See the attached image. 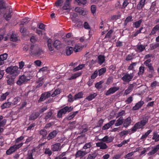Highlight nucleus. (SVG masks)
<instances>
[{
	"label": "nucleus",
	"instance_id": "obj_30",
	"mask_svg": "<svg viewBox=\"0 0 159 159\" xmlns=\"http://www.w3.org/2000/svg\"><path fill=\"white\" fill-rule=\"evenodd\" d=\"M159 150V144L157 145L149 153L150 155H153L156 153Z\"/></svg>",
	"mask_w": 159,
	"mask_h": 159
},
{
	"label": "nucleus",
	"instance_id": "obj_34",
	"mask_svg": "<svg viewBox=\"0 0 159 159\" xmlns=\"http://www.w3.org/2000/svg\"><path fill=\"white\" fill-rule=\"evenodd\" d=\"M83 93L82 92H79L78 93L76 94L74 97V100H76L78 99H80L83 98Z\"/></svg>",
	"mask_w": 159,
	"mask_h": 159
},
{
	"label": "nucleus",
	"instance_id": "obj_40",
	"mask_svg": "<svg viewBox=\"0 0 159 159\" xmlns=\"http://www.w3.org/2000/svg\"><path fill=\"white\" fill-rule=\"evenodd\" d=\"M6 3L3 0H0V10L6 9Z\"/></svg>",
	"mask_w": 159,
	"mask_h": 159
},
{
	"label": "nucleus",
	"instance_id": "obj_43",
	"mask_svg": "<svg viewBox=\"0 0 159 159\" xmlns=\"http://www.w3.org/2000/svg\"><path fill=\"white\" fill-rule=\"evenodd\" d=\"M24 75L28 81L31 79L33 76L32 74L30 73L29 72L25 73Z\"/></svg>",
	"mask_w": 159,
	"mask_h": 159
},
{
	"label": "nucleus",
	"instance_id": "obj_54",
	"mask_svg": "<svg viewBox=\"0 0 159 159\" xmlns=\"http://www.w3.org/2000/svg\"><path fill=\"white\" fill-rule=\"evenodd\" d=\"M81 49V48L80 46L78 44H76L73 49L74 51L75 52H79Z\"/></svg>",
	"mask_w": 159,
	"mask_h": 159
},
{
	"label": "nucleus",
	"instance_id": "obj_4",
	"mask_svg": "<svg viewBox=\"0 0 159 159\" xmlns=\"http://www.w3.org/2000/svg\"><path fill=\"white\" fill-rule=\"evenodd\" d=\"M73 109V107L72 106L69 107L68 106H66L60 110L58 112L57 117L58 118L62 117L63 115L66 114L67 112H69L71 111Z\"/></svg>",
	"mask_w": 159,
	"mask_h": 159
},
{
	"label": "nucleus",
	"instance_id": "obj_2",
	"mask_svg": "<svg viewBox=\"0 0 159 159\" xmlns=\"http://www.w3.org/2000/svg\"><path fill=\"white\" fill-rule=\"evenodd\" d=\"M18 68L17 66H11L8 67L5 70L7 74H9L11 77H16L18 75L19 73L18 70Z\"/></svg>",
	"mask_w": 159,
	"mask_h": 159
},
{
	"label": "nucleus",
	"instance_id": "obj_47",
	"mask_svg": "<svg viewBox=\"0 0 159 159\" xmlns=\"http://www.w3.org/2000/svg\"><path fill=\"white\" fill-rule=\"evenodd\" d=\"M145 70V67L144 66H141L139 68V71L138 72V74L139 75H142L144 73Z\"/></svg>",
	"mask_w": 159,
	"mask_h": 159
},
{
	"label": "nucleus",
	"instance_id": "obj_33",
	"mask_svg": "<svg viewBox=\"0 0 159 159\" xmlns=\"http://www.w3.org/2000/svg\"><path fill=\"white\" fill-rule=\"evenodd\" d=\"M78 113V111H74V112H71L68 115L67 117V119L69 120H70L73 118L76 115V114Z\"/></svg>",
	"mask_w": 159,
	"mask_h": 159
},
{
	"label": "nucleus",
	"instance_id": "obj_49",
	"mask_svg": "<svg viewBox=\"0 0 159 159\" xmlns=\"http://www.w3.org/2000/svg\"><path fill=\"white\" fill-rule=\"evenodd\" d=\"M97 96V95L95 93H93V94H90L89 96L87 97L86 98V99L88 100L89 101H91L94 99L96 96Z\"/></svg>",
	"mask_w": 159,
	"mask_h": 159
},
{
	"label": "nucleus",
	"instance_id": "obj_44",
	"mask_svg": "<svg viewBox=\"0 0 159 159\" xmlns=\"http://www.w3.org/2000/svg\"><path fill=\"white\" fill-rule=\"evenodd\" d=\"M142 19L139 20L138 21L135 22L133 25H134V27L136 28H138L139 27L140 25L142 23Z\"/></svg>",
	"mask_w": 159,
	"mask_h": 159
},
{
	"label": "nucleus",
	"instance_id": "obj_1",
	"mask_svg": "<svg viewBox=\"0 0 159 159\" xmlns=\"http://www.w3.org/2000/svg\"><path fill=\"white\" fill-rule=\"evenodd\" d=\"M148 116H146L140 121L136 123L131 129L132 132H135L138 129H143L144 126L148 123Z\"/></svg>",
	"mask_w": 159,
	"mask_h": 159
},
{
	"label": "nucleus",
	"instance_id": "obj_28",
	"mask_svg": "<svg viewBox=\"0 0 159 159\" xmlns=\"http://www.w3.org/2000/svg\"><path fill=\"white\" fill-rule=\"evenodd\" d=\"M12 106V102H6L3 103L1 106V108L4 109L5 108H8L11 106Z\"/></svg>",
	"mask_w": 159,
	"mask_h": 159
},
{
	"label": "nucleus",
	"instance_id": "obj_31",
	"mask_svg": "<svg viewBox=\"0 0 159 159\" xmlns=\"http://www.w3.org/2000/svg\"><path fill=\"white\" fill-rule=\"evenodd\" d=\"M107 71V69L105 67L101 68L98 71V75L99 76L103 75Z\"/></svg>",
	"mask_w": 159,
	"mask_h": 159
},
{
	"label": "nucleus",
	"instance_id": "obj_20",
	"mask_svg": "<svg viewBox=\"0 0 159 159\" xmlns=\"http://www.w3.org/2000/svg\"><path fill=\"white\" fill-rule=\"evenodd\" d=\"M40 114L38 112H35L32 113L29 117V120H34L39 116Z\"/></svg>",
	"mask_w": 159,
	"mask_h": 159
},
{
	"label": "nucleus",
	"instance_id": "obj_48",
	"mask_svg": "<svg viewBox=\"0 0 159 159\" xmlns=\"http://www.w3.org/2000/svg\"><path fill=\"white\" fill-rule=\"evenodd\" d=\"M20 98L19 97H16L14 98L12 102V105H14L16 104L17 103L20 101Z\"/></svg>",
	"mask_w": 159,
	"mask_h": 159
},
{
	"label": "nucleus",
	"instance_id": "obj_55",
	"mask_svg": "<svg viewBox=\"0 0 159 159\" xmlns=\"http://www.w3.org/2000/svg\"><path fill=\"white\" fill-rule=\"evenodd\" d=\"M52 114V112L51 111H49L48 112L45 116L44 119L47 120L49 119Z\"/></svg>",
	"mask_w": 159,
	"mask_h": 159
},
{
	"label": "nucleus",
	"instance_id": "obj_53",
	"mask_svg": "<svg viewBox=\"0 0 159 159\" xmlns=\"http://www.w3.org/2000/svg\"><path fill=\"white\" fill-rule=\"evenodd\" d=\"M61 44V41L58 40H55L53 44V45L55 48H56L58 46Z\"/></svg>",
	"mask_w": 159,
	"mask_h": 159
},
{
	"label": "nucleus",
	"instance_id": "obj_52",
	"mask_svg": "<svg viewBox=\"0 0 159 159\" xmlns=\"http://www.w3.org/2000/svg\"><path fill=\"white\" fill-rule=\"evenodd\" d=\"M158 47H159V43H156L155 44H152L150 45L151 49L152 50Z\"/></svg>",
	"mask_w": 159,
	"mask_h": 159
},
{
	"label": "nucleus",
	"instance_id": "obj_9",
	"mask_svg": "<svg viewBox=\"0 0 159 159\" xmlns=\"http://www.w3.org/2000/svg\"><path fill=\"white\" fill-rule=\"evenodd\" d=\"M120 89L119 87L116 86L110 88L105 93L106 96H108L111 94H113Z\"/></svg>",
	"mask_w": 159,
	"mask_h": 159
},
{
	"label": "nucleus",
	"instance_id": "obj_61",
	"mask_svg": "<svg viewBox=\"0 0 159 159\" xmlns=\"http://www.w3.org/2000/svg\"><path fill=\"white\" fill-rule=\"evenodd\" d=\"M137 64V62H133L128 67V70H132L134 68V67Z\"/></svg>",
	"mask_w": 159,
	"mask_h": 159
},
{
	"label": "nucleus",
	"instance_id": "obj_36",
	"mask_svg": "<svg viewBox=\"0 0 159 159\" xmlns=\"http://www.w3.org/2000/svg\"><path fill=\"white\" fill-rule=\"evenodd\" d=\"M10 94V92H7L4 93H3L0 97V100L3 101L6 99L7 96L9 95Z\"/></svg>",
	"mask_w": 159,
	"mask_h": 159
},
{
	"label": "nucleus",
	"instance_id": "obj_21",
	"mask_svg": "<svg viewBox=\"0 0 159 159\" xmlns=\"http://www.w3.org/2000/svg\"><path fill=\"white\" fill-rule=\"evenodd\" d=\"M124 119L123 117H120L116 121L115 124V126H118L121 125L123 123Z\"/></svg>",
	"mask_w": 159,
	"mask_h": 159
},
{
	"label": "nucleus",
	"instance_id": "obj_32",
	"mask_svg": "<svg viewBox=\"0 0 159 159\" xmlns=\"http://www.w3.org/2000/svg\"><path fill=\"white\" fill-rule=\"evenodd\" d=\"M81 74L82 73L81 72H77L73 74L70 78H69V80H71L75 79L80 76Z\"/></svg>",
	"mask_w": 159,
	"mask_h": 159
},
{
	"label": "nucleus",
	"instance_id": "obj_50",
	"mask_svg": "<svg viewBox=\"0 0 159 159\" xmlns=\"http://www.w3.org/2000/svg\"><path fill=\"white\" fill-rule=\"evenodd\" d=\"M10 40L13 42H16L17 40V38L16 34H12L11 36Z\"/></svg>",
	"mask_w": 159,
	"mask_h": 159
},
{
	"label": "nucleus",
	"instance_id": "obj_13",
	"mask_svg": "<svg viewBox=\"0 0 159 159\" xmlns=\"http://www.w3.org/2000/svg\"><path fill=\"white\" fill-rule=\"evenodd\" d=\"M144 102L143 101H140L136 103L135 106L132 107V110L133 111H135L139 110L141 108L144 104Z\"/></svg>",
	"mask_w": 159,
	"mask_h": 159
},
{
	"label": "nucleus",
	"instance_id": "obj_39",
	"mask_svg": "<svg viewBox=\"0 0 159 159\" xmlns=\"http://www.w3.org/2000/svg\"><path fill=\"white\" fill-rule=\"evenodd\" d=\"M97 156L96 152H93L89 154L88 155L87 159H95Z\"/></svg>",
	"mask_w": 159,
	"mask_h": 159
},
{
	"label": "nucleus",
	"instance_id": "obj_59",
	"mask_svg": "<svg viewBox=\"0 0 159 159\" xmlns=\"http://www.w3.org/2000/svg\"><path fill=\"white\" fill-rule=\"evenodd\" d=\"M76 1L78 2L79 5H84L86 2V0H75Z\"/></svg>",
	"mask_w": 159,
	"mask_h": 159
},
{
	"label": "nucleus",
	"instance_id": "obj_60",
	"mask_svg": "<svg viewBox=\"0 0 159 159\" xmlns=\"http://www.w3.org/2000/svg\"><path fill=\"white\" fill-rule=\"evenodd\" d=\"M44 153L48 154L49 156H50L52 154V152L49 148H46L45 149Z\"/></svg>",
	"mask_w": 159,
	"mask_h": 159
},
{
	"label": "nucleus",
	"instance_id": "obj_63",
	"mask_svg": "<svg viewBox=\"0 0 159 159\" xmlns=\"http://www.w3.org/2000/svg\"><path fill=\"white\" fill-rule=\"evenodd\" d=\"M133 100V98L132 97L130 96L128 97L125 100V102L127 104L130 103Z\"/></svg>",
	"mask_w": 159,
	"mask_h": 159
},
{
	"label": "nucleus",
	"instance_id": "obj_62",
	"mask_svg": "<svg viewBox=\"0 0 159 159\" xmlns=\"http://www.w3.org/2000/svg\"><path fill=\"white\" fill-rule=\"evenodd\" d=\"M29 19H25L23 20L21 22V23L20 24V25H24L25 24L28 23L29 22V20H28Z\"/></svg>",
	"mask_w": 159,
	"mask_h": 159
},
{
	"label": "nucleus",
	"instance_id": "obj_27",
	"mask_svg": "<svg viewBox=\"0 0 159 159\" xmlns=\"http://www.w3.org/2000/svg\"><path fill=\"white\" fill-rule=\"evenodd\" d=\"M65 0H57L54 4L56 7H62L64 2Z\"/></svg>",
	"mask_w": 159,
	"mask_h": 159
},
{
	"label": "nucleus",
	"instance_id": "obj_16",
	"mask_svg": "<svg viewBox=\"0 0 159 159\" xmlns=\"http://www.w3.org/2000/svg\"><path fill=\"white\" fill-rule=\"evenodd\" d=\"M57 132L56 130H53L50 132L47 137V139L48 140H50L54 138L57 135Z\"/></svg>",
	"mask_w": 159,
	"mask_h": 159
},
{
	"label": "nucleus",
	"instance_id": "obj_23",
	"mask_svg": "<svg viewBox=\"0 0 159 159\" xmlns=\"http://www.w3.org/2000/svg\"><path fill=\"white\" fill-rule=\"evenodd\" d=\"M145 2L144 0H140L137 6V9L139 10L142 9L145 5Z\"/></svg>",
	"mask_w": 159,
	"mask_h": 159
},
{
	"label": "nucleus",
	"instance_id": "obj_14",
	"mask_svg": "<svg viewBox=\"0 0 159 159\" xmlns=\"http://www.w3.org/2000/svg\"><path fill=\"white\" fill-rule=\"evenodd\" d=\"M131 123V117H129L125 120H124L123 126L125 128H127L129 126Z\"/></svg>",
	"mask_w": 159,
	"mask_h": 159
},
{
	"label": "nucleus",
	"instance_id": "obj_46",
	"mask_svg": "<svg viewBox=\"0 0 159 159\" xmlns=\"http://www.w3.org/2000/svg\"><path fill=\"white\" fill-rule=\"evenodd\" d=\"M92 145L93 143L91 142L86 143L83 147V149H87L90 148Z\"/></svg>",
	"mask_w": 159,
	"mask_h": 159
},
{
	"label": "nucleus",
	"instance_id": "obj_25",
	"mask_svg": "<svg viewBox=\"0 0 159 159\" xmlns=\"http://www.w3.org/2000/svg\"><path fill=\"white\" fill-rule=\"evenodd\" d=\"M39 134L42 136V139H46L47 134V131L44 129H41L39 131Z\"/></svg>",
	"mask_w": 159,
	"mask_h": 159
},
{
	"label": "nucleus",
	"instance_id": "obj_38",
	"mask_svg": "<svg viewBox=\"0 0 159 159\" xmlns=\"http://www.w3.org/2000/svg\"><path fill=\"white\" fill-rule=\"evenodd\" d=\"M52 40L50 39H48L47 41L48 47L49 50L51 51L53 50V48L52 45Z\"/></svg>",
	"mask_w": 159,
	"mask_h": 159
},
{
	"label": "nucleus",
	"instance_id": "obj_17",
	"mask_svg": "<svg viewBox=\"0 0 159 159\" xmlns=\"http://www.w3.org/2000/svg\"><path fill=\"white\" fill-rule=\"evenodd\" d=\"M7 56L8 54L6 53L0 55V66L4 64V61L7 59Z\"/></svg>",
	"mask_w": 159,
	"mask_h": 159
},
{
	"label": "nucleus",
	"instance_id": "obj_8",
	"mask_svg": "<svg viewBox=\"0 0 159 159\" xmlns=\"http://www.w3.org/2000/svg\"><path fill=\"white\" fill-rule=\"evenodd\" d=\"M134 76L133 73L129 74L128 73L125 74L122 77L121 79L124 82H129L131 81Z\"/></svg>",
	"mask_w": 159,
	"mask_h": 159
},
{
	"label": "nucleus",
	"instance_id": "obj_56",
	"mask_svg": "<svg viewBox=\"0 0 159 159\" xmlns=\"http://www.w3.org/2000/svg\"><path fill=\"white\" fill-rule=\"evenodd\" d=\"M104 83V81L102 80L97 83L95 84V87L98 89H100L101 88V85Z\"/></svg>",
	"mask_w": 159,
	"mask_h": 159
},
{
	"label": "nucleus",
	"instance_id": "obj_35",
	"mask_svg": "<svg viewBox=\"0 0 159 159\" xmlns=\"http://www.w3.org/2000/svg\"><path fill=\"white\" fill-rule=\"evenodd\" d=\"M137 51L139 52H141L143 51L145 48L144 45L142 44L138 45L137 46Z\"/></svg>",
	"mask_w": 159,
	"mask_h": 159
},
{
	"label": "nucleus",
	"instance_id": "obj_5",
	"mask_svg": "<svg viewBox=\"0 0 159 159\" xmlns=\"http://www.w3.org/2000/svg\"><path fill=\"white\" fill-rule=\"evenodd\" d=\"M23 144V143H22L18 144H15L10 147L6 151V154L7 155L11 154L21 148Z\"/></svg>",
	"mask_w": 159,
	"mask_h": 159
},
{
	"label": "nucleus",
	"instance_id": "obj_51",
	"mask_svg": "<svg viewBox=\"0 0 159 159\" xmlns=\"http://www.w3.org/2000/svg\"><path fill=\"white\" fill-rule=\"evenodd\" d=\"M14 83V79L12 78H10L7 80V84L11 85Z\"/></svg>",
	"mask_w": 159,
	"mask_h": 159
},
{
	"label": "nucleus",
	"instance_id": "obj_7",
	"mask_svg": "<svg viewBox=\"0 0 159 159\" xmlns=\"http://www.w3.org/2000/svg\"><path fill=\"white\" fill-rule=\"evenodd\" d=\"M12 12V9L11 8L9 7L7 9L6 12L4 13L3 16L6 20H8L11 19Z\"/></svg>",
	"mask_w": 159,
	"mask_h": 159
},
{
	"label": "nucleus",
	"instance_id": "obj_26",
	"mask_svg": "<svg viewBox=\"0 0 159 159\" xmlns=\"http://www.w3.org/2000/svg\"><path fill=\"white\" fill-rule=\"evenodd\" d=\"M73 48L72 47H68L66 48V54L67 56L70 55L73 52Z\"/></svg>",
	"mask_w": 159,
	"mask_h": 159
},
{
	"label": "nucleus",
	"instance_id": "obj_11",
	"mask_svg": "<svg viewBox=\"0 0 159 159\" xmlns=\"http://www.w3.org/2000/svg\"><path fill=\"white\" fill-rule=\"evenodd\" d=\"M70 0H66L63 3V5L61 7V9L63 10H69L70 8Z\"/></svg>",
	"mask_w": 159,
	"mask_h": 159
},
{
	"label": "nucleus",
	"instance_id": "obj_58",
	"mask_svg": "<svg viewBox=\"0 0 159 159\" xmlns=\"http://www.w3.org/2000/svg\"><path fill=\"white\" fill-rule=\"evenodd\" d=\"M146 66L148 67L149 69V72L151 73H152L154 72V70L152 64L149 65H148Z\"/></svg>",
	"mask_w": 159,
	"mask_h": 159
},
{
	"label": "nucleus",
	"instance_id": "obj_29",
	"mask_svg": "<svg viewBox=\"0 0 159 159\" xmlns=\"http://www.w3.org/2000/svg\"><path fill=\"white\" fill-rule=\"evenodd\" d=\"M152 139L153 140H154L155 142L159 141V134H158L157 132L155 131L153 133V136Z\"/></svg>",
	"mask_w": 159,
	"mask_h": 159
},
{
	"label": "nucleus",
	"instance_id": "obj_22",
	"mask_svg": "<svg viewBox=\"0 0 159 159\" xmlns=\"http://www.w3.org/2000/svg\"><path fill=\"white\" fill-rule=\"evenodd\" d=\"M7 120L6 119H4L0 122V134L3 131V127L6 125Z\"/></svg>",
	"mask_w": 159,
	"mask_h": 159
},
{
	"label": "nucleus",
	"instance_id": "obj_10",
	"mask_svg": "<svg viewBox=\"0 0 159 159\" xmlns=\"http://www.w3.org/2000/svg\"><path fill=\"white\" fill-rule=\"evenodd\" d=\"M113 139L114 138L113 137L106 135L103 138L99 139V140L103 142L109 143L112 142L113 141Z\"/></svg>",
	"mask_w": 159,
	"mask_h": 159
},
{
	"label": "nucleus",
	"instance_id": "obj_12",
	"mask_svg": "<svg viewBox=\"0 0 159 159\" xmlns=\"http://www.w3.org/2000/svg\"><path fill=\"white\" fill-rule=\"evenodd\" d=\"M27 80L24 75L20 76L19 78V80L17 81L16 83L19 85H21L23 83L25 82H27Z\"/></svg>",
	"mask_w": 159,
	"mask_h": 159
},
{
	"label": "nucleus",
	"instance_id": "obj_41",
	"mask_svg": "<svg viewBox=\"0 0 159 159\" xmlns=\"http://www.w3.org/2000/svg\"><path fill=\"white\" fill-rule=\"evenodd\" d=\"M152 130L151 129L148 130L146 133L144 134H143L141 137L140 139L143 140V139H146L148 136L152 132Z\"/></svg>",
	"mask_w": 159,
	"mask_h": 159
},
{
	"label": "nucleus",
	"instance_id": "obj_24",
	"mask_svg": "<svg viewBox=\"0 0 159 159\" xmlns=\"http://www.w3.org/2000/svg\"><path fill=\"white\" fill-rule=\"evenodd\" d=\"M75 11L76 12L78 13L80 15H85L84 10L80 7H76Z\"/></svg>",
	"mask_w": 159,
	"mask_h": 159
},
{
	"label": "nucleus",
	"instance_id": "obj_64",
	"mask_svg": "<svg viewBox=\"0 0 159 159\" xmlns=\"http://www.w3.org/2000/svg\"><path fill=\"white\" fill-rule=\"evenodd\" d=\"M98 72L97 70H95L94 71L93 73L92 74L91 76V79H95L98 75Z\"/></svg>",
	"mask_w": 159,
	"mask_h": 159
},
{
	"label": "nucleus",
	"instance_id": "obj_19",
	"mask_svg": "<svg viewBox=\"0 0 159 159\" xmlns=\"http://www.w3.org/2000/svg\"><path fill=\"white\" fill-rule=\"evenodd\" d=\"M87 153L84 151L79 150L77 151L75 154L76 157H82L85 155Z\"/></svg>",
	"mask_w": 159,
	"mask_h": 159
},
{
	"label": "nucleus",
	"instance_id": "obj_3",
	"mask_svg": "<svg viewBox=\"0 0 159 159\" xmlns=\"http://www.w3.org/2000/svg\"><path fill=\"white\" fill-rule=\"evenodd\" d=\"M29 53L31 55L39 56L43 53V51L36 45H32L31 46Z\"/></svg>",
	"mask_w": 159,
	"mask_h": 159
},
{
	"label": "nucleus",
	"instance_id": "obj_37",
	"mask_svg": "<svg viewBox=\"0 0 159 159\" xmlns=\"http://www.w3.org/2000/svg\"><path fill=\"white\" fill-rule=\"evenodd\" d=\"M98 63L100 64H102L105 60V57L102 55H100L98 57Z\"/></svg>",
	"mask_w": 159,
	"mask_h": 159
},
{
	"label": "nucleus",
	"instance_id": "obj_42",
	"mask_svg": "<svg viewBox=\"0 0 159 159\" xmlns=\"http://www.w3.org/2000/svg\"><path fill=\"white\" fill-rule=\"evenodd\" d=\"M61 93V89H57L55 90L53 93L51 95V96L52 97H55L58 94H59Z\"/></svg>",
	"mask_w": 159,
	"mask_h": 159
},
{
	"label": "nucleus",
	"instance_id": "obj_15",
	"mask_svg": "<svg viewBox=\"0 0 159 159\" xmlns=\"http://www.w3.org/2000/svg\"><path fill=\"white\" fill-rule=\"evenodd\" d=\"M96 145L97 147H100V149H105L108 148L107 144L102 141L96 143Z\"/></svg>",
	"mask_w": 159,
	"mask_h": 159
},
{
	"label": "nucleus",
	"instance_id": "obj_18",
	"mask_svg": "<svg viewBox=\"0 0 159 159\" xmlns=\"http://www.w3.org/2000/svg\"><path fill=\"white\" fill-rule=\"evenodd\" d=\"M61 144L60 143H57L51 146V149L53 151H57L60 149Z\"/></svg>",
	"mask_w": 159,
	"mask_h": 159
},
{
	"label": "nucleus",
	"instance_id": "obj_45",
	"mask_svg": "<svg viewBox=\"0 0 159 159\" xmlns=\"http://www.w3.org/2000/svg\"><path fill=\"white\" fill-rule=\"evenodd\" d=\"M84 67V65L83 64L79 65L77 67L73 69V71L74 72L78 70L82 69Z\"/></svg>",
	"mask_w": 159,
	"mask_h": 159
},
{
	"label": "nucleus",
	"instance_id": "obj_6",
	"mask_svg": "<svg viewBox=\"0 0 159 159\" xmlns=\"http://www.w3.org/2000/svg\"><path fill=\"white\" fill-rule=\"evenodd\" d=\"M51 95L50 91L46 92L43 93L41 94V97L38 100V102H43L47 98L51 96Z\"/></svg>",
	"mask_w": 159,
	"mask_h": 159
},
{
	"label": "nucleus",
	"instance_id": "obj_57",
	"mask_svg": "<svg viewBox=\"0 0 159 159\" xmlns=\"http://www.w3.org/2000/svg\"><path fill=\"white\" fill-rule=\"evenodd\" d=\"M125 111L124 110H122L120 112H119L117 114V116L116 118H117L118 117H122V116L124 115H125Z\"/></svg>",
	"mask_w": 159,
	"mask_h": 159
}]
</instances>
